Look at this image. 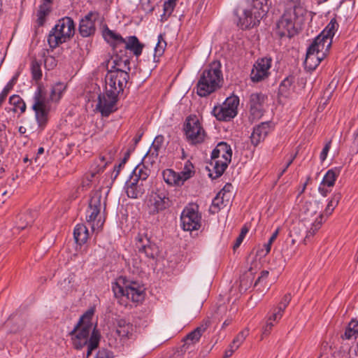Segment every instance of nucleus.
<instances>
[{"label":"nucleus","mask_w":358,"mask_h":358,"mask_svg":"<svg viewBox=\"0 0 358 358\" xmlns=\"http://www.w3.org/2000/svg\"><path fill=\"white\" fill-rule=\"evenodd\" d=\"M306 13V9L300 3L292 2L288 4L283 15L277 22V34L281 38L292 37L296 33V27L303 22Z\"/></svg>","instance_id":"obj_1"},{"label":"nucleus","mask_w":358,"mask_h":358,"mask_svg":"<svg viewBox=\"0 0 358 358\" xmlns=\"http://www.w3.org/2000/svg\"><path fill=\"white\" fill-rule=\"evenodd\" d=\"M222 80L220 64L213 62L201 74L196 87L197 94L201 97L208 96L220 87Z\"/></svg>","instance_id":"obj_2"},{"label":"nucleus","mask_w":358,"mask_h":358,"mask_svg":"<svg viewBox=\"0 0 358 358\" xmlns=\"http://www.w3.org/2000/svg\"><path fill=\"white\" fill-rule=\"evenodd\" d=\"M75 24L70 17L59 19L48 36V43L51 49L69 41L75 34Z\"/></svg>","instance_id":"obj_3"},{"label":"nucleus","mask_w":358,"mask_h":358,"mask_svg":"<svg viewBox=\"0 0 358 358\" xmlns=\"http://www.w3.org/2000/svg\"><path fill=\"white\" fill-rule=\"evenodd\" d=\"M103 36L108 42L113 43L115 51H117L118 48H120V51H122L121 48H123L133 52L137 57L141 55L144 48V45L139 41L136 36L124 38L120 34L109 29L108 27L103 31Z\"/></svg>","instance_id":"obj_4"},{"label":"nucleus","mask_w":358,"mask_h":358,"mask_svg":"<svg viewBox=\"0 0 358 358\" xmlns=\"http://www.w3.org/2000/svg\"><path fill=\"white\" fill-rule=\"evenodd\" d=\"M112 289L115 297L125 296L134 302L141 301L144 298L143 287L136 282L126 281L119 278L112 285Z\"/></svg>","instance_id":"obj_5"},{"label":"nucleus","mask_w":358,"mask_h":358,"mask_svg":"<svg viewBox=\"0 0 358 358\" xmlns=\"http://www.w3.org/2000/svg\"><path fill=\"white\" fill-rule=\"evenodd\" d=\"M101 207V194L94 192L90 200L86 215L87 222L93 231L100 230L103 225L104 220L100 215Z\"/></svg>","instance_id":"obj_6"},{"label":"nucleus","mask_w":358,"mask_h":358,"mask_svg":"<svg viewBox=\"0 0 358 358\" xmlns=\"http://www.w3.org/2000/svg\"><path fill=\"white\" fill-rule=\"evenodd\" d=\"M129 77L128 72L113 71V69L108 70L105 76L106 92H113V94L118 96L126 87Z\"/></svg>","instance_id":"obj_7"},{"label":"nucleus","mask_w":358,"mask_h":358,"mask_svg":"<svg viewBox=\"0 0 358 358\" xmlns=\"http://www.w3.org/2000/svg\"><path fill=\"white\" fill-rule=\"evenodd\" d=\"M238 104V96L234 95L229 96L221 106H215L212 113L219 121H230L236 116Z\"/></svg>","instance_id":"obj_8"},{"label":"nucleus","mask_w":358,"mask_h":358,"mask_svg":"<svg viewBox=\"0 0 358 358\" xmlns=\"http://www.w3.org/2000/svg\"><path fill=\"white\" fill-rule=\"evenodd\" d=\"M184 131L187 141L191 144L201 143L204 141L206 132L196 115L187 117L184 124Z\"/></svg>","instance_id":"obj_9"},{"label":"nucleus","mask_w":358,"mask_h":358,"mask_svg":"<svg viewBox=\"0 0 358 358\" xmlns=\"http://www.w3.org/2000/svg\"><path fill=\"white\" fill-rule=\"evenodd\" d=\"M70 335L74 348L80 350L84 346H87L86 358H90L92 351L98 348L101 338L99 331H93L89 340H86V338L79 335L78 333H73V330L70 332Z\"/></svg>","instance_id":"obj_10"},{"label":"nucleus","mask_w":358,"mask_h":358,"mask_svg":"<svg viewBox=\"0 0 358 358\" xmlns=\"http://www.w3.org/2000/svg\"><path fill=\"white\" fill-rule=\"evenodd\" d=\"M329 50L322 48V44L313 41L307 50L304 61L305 68L308 71L315 70L322 60L326 57Z\"/></svg>","instance_id":"obj_11"},{"label":"nucleus","mask_w":358,"mask_h":358,"mask_svg":"<svg viewBox=\"0 0 358 358\" xmlns=\"http://www.w3.org/2000/svg\"><path fill=\"white\" fill-rule=\"evenodd\" d=\"M117 100V95L113 94V92H106L105 90V92L98 96L96 109L101 113L102 116L108 117L117 110L116 103Z\"/></svg>","instance_id":"obj_12"},{"label":"nucleus","mask_w":358,"mask_h":358,"mask_svg":"<svg viewBox=\"0 0 358 358\" xmlns=\"http://www.w3.org/2000/svg\"><path fill=\"white\" fill-rule=\"evenodd\" d=\"M201 215L194 207L185 208L180 216L182 227L185 231L198 230L201 227Z\"/></svg>","instance_id":"obj_13"},{"label":"nucleus","mask_w":358,"mask_h":358,"mask_svg":"<svg viewBox=\"0 0 358 358\" xmlns=\"http://www.w3.org/2000/svg\"><path fill=\"white\" fill-rule=\"evenodd\" d=\"M271 59L264 57L257 60L251 71L250 78L254 83H259L267 78L270 74Z\"/></svg>","instance_id":"obj_14"},{"label":"nucleus","mask_w":358,"mask_h":358,"mask_svg":"<svg viewBox=\"0 0 358 358\" xmlns=\"http://www.w3.org/2000/svg\"><path fill=\"white\" fill-rule=\"evenodd\" d=\"M92 310H88L83 315L74 327L73 333H78L79 335L86 338V340H89L92 331H97L92 322Z\"/></svg>","instance_id":"obj_15"},{"label":"nucleus","mask_w":358,"mask_h":358,"mask_svg":"<svg viewBox=\"0 0 358 358\" xmlns=\"http://www.w3.org/2000/svg\"><path fill=\"white\" fill-rule=\"evenodd\" d=\"M338 24L335 18H332L329 24L327 25L325 29L318 35L315 38V41L322 44V48L329 50L331 44L332 39L335 33L338 30Z\"/></svg>","instance_id":"obj_16"},{"label":"nucleus","mask_w":358,"mask_h":358,"mask_svg":"<svg viewBox=\"0 0 358 358\" xmlns=\"http://www.w3.org/2000/svg\"><path fill=\"white\" fill-rule=\"evenodd\" d=\"M262 18L259 13L248 8L244 9L242 15L238 17L237 25L242 29H250L257 26Z\"/></svg>","instance_id":"obj_17"},{"label":"nucleus","mask_w":358,"mask_h":358,"mask_svg":"<svg viewBox=\"0 0 358 358\" xmlns=\"http://www.w3.org/2000/svg\"><path fill=\"white\" fill-rule=\"evenodd\" d=\"M267 96L261 93H252L250 96V113L254 119L260 118L264 112V104Z\"/></svg>","instance_id":"obj_18"},{"label":"nucleus","mask_w":358,"mask_h":358,"mask_svg":"<svg viewBox=\"0 0 358 358\" xmlns=\"http://www.w3.org/2000/svg\"><path fill=\"white\" fill-rule=\"evenodd\" d=\"M170 206V200L163 193H155L149 199V212L155 215L167 208Z\"/></svg>","instance_id":"obj_19"},{"label":"nucleus","mask_w":358,"mask_h":358,"mask_svg":"<svg viewBox=\"0 0 358 358\" xmlns=\"http://www.w3.org/2000/svg\"><path fill=\"white\" fill-rule=\"evenodd\" d=\"M126 194L129 198L138 199L145 192V185L136 179L129 178L124 185Z\"/></svg>","instance_id":"obj_20"},{"label":"nucleus","mask_w":358,"mask_h":358,"mask_svg":"<svg viewBox=\"0 0 358 358\" xmlns=\"http://www.w3.org/2000/svg\"><path fill=\"white\" fill-rule=\"evenodd\" d=\"M94 13L90 12L83 19L79 24V33L83 37H89L94 34L96 31L94 21L92 17Z\"/></svg>","instance_id":"obj_21"},{"label":"nucleus","mask_w":358,"mask_h":358,"mask_svg":"<svg viewBox=\"0 0 358 358\" xmlns=\"http://www.w3.org/2000/svg\"><path fill=\"white\" fill-rule=\"evenodd\" d=\"M137 247L139 252H144L145 256L150 259H155L159 253L158 247L155 244L151 243L147 237H140Z\"/></svg>","instance_id":"obj_22"},{"label":"nucleus","mask_w":358,"mask_h":358,"mask_svg":"<svg viewBox=\"0 0 358 358\" xmlns=\"http://www.w3.org/2000/svg\"><path fill=\"white\" fill-rule=\"evenodd\" d=\"M232 157V150L231 146L226 142H220L215 148L213 150L211 158L221 159L223 161L231 162Z\"/></svg>","instance_id":"obj_23"},{"label":"nucleus","mask_w":358,"mask_h":358,"mask_svg":"<svg viewBox=\"0 0 358 358\" xmlns=\"http://www.w3.org/2000/svg\"><path fill=\"white\" fill-rule=\"evenodd\" d=\"M271 127L269 122H264L256 126L251 134V141L255 145H258L263 141L268 132L270 131Z\"/></svg>","instance_id":"obj_24"},{"label":"nucleus","mask_w":358,"mask_h":358,"mask_svg":"<svg viewBox=\"0 0 358 358\" xmlns=\"http://www.w3.org/2000/svg\"><path fill=\"white\" fill-rule=\"evenodd\" d=\"M210 322L209 320H204L200 326H199L194 330L188 334L184 340V345H189L191 344H194L198 342L201 335L206 331V330L210 326Z\"/></svg>","instance_id":"obj_25"},{"label":"nucleus","mask_w":358,"mask_h":358,"mask_svg":"<svg viewBox=\"0 0 358 358\" xmlns=\"http://www.w3.org/2000/svg\"><path fill=\"white\" fill-rule=\"evenodd\" d=\"M230 162L227 161H223L221 159H213L211 158L210 166H212V169H208L209 173L208 176L212 179H216L220 177L226 169L228 166V164Z\"/></svg>","instance_id":"obj_26"},{"label":"nucleus","mask_w":358,"mask_h":358,"mask_svg":"<svg viewBox=\"0 0 358 358\" xmlns=\"http://www.w3.org/2000/svg\"><path fill=\"white\" fill-rule=\"evenodd\" d=\"M134 331L132 324L126 321L124 319L117 320L116 334L120 340H127L130 338Z\"/></svg>","instance_id":"obj_27"},{"label":"nucleus","mask_w":358,"mask_h":358,"mask_svg":"<svg viewBox=\"0 0 358 358\" xmlns=\"http://www.w3.org/2000/svg\"><path fill=\"white\" fill-rule=\"evenodd\" d=\"M36 217V213L34 211H27L19 215L16 222V229L22 230L30 226Z\"/></svg>","instance_id":"obj_28"},{"label":"nucleus","mask_w":358,"mask_h":358,"mask_svg":"<svg viewBox=\"0 0 358 358\" xmlns=\"http://www.w3.org/2000/svg\"><path fill=\"white\" fill-rule=\"evenodd\" d=\"M271 4L270 0H252L249 8L264 17L268 13Z\"/></svg>","instance_id":"obj_29"},{"label":"nucleus","mask_w":358,"mask_h":358,"mask_svg":"<svg viewBox=\"0 0 358 358\" xmlns=\"http://www.w3.org/2000/svg\"><path fill=\"white\" fill-rule=\"evenodd\" d=\"M73 236L76 242L78 244H84L87 241L89 236L87 227L83 224H77L74 229Z\"/></svg>","instance_id":"obj_30"},{"label":"nucleus","mask_w":358,"mask_h":358,"mask_svg":"<svg viewBox=\"0 0 358 358\" xmlns=\"http://www.w3.org/2000/svg\"><path fill=\"white\" fill-rule=\"evenodd\" d=\"M150 170L148 168H147L144 164H139L134 169L132 174L129 178L136 179V180L145 183L150 176Z\"/></svg>","instance_id":"obj_31"},{"label":"nucleus","mask_w":358,"mask_h":358,"mask_svg":"<svg viewBox=\"0 0 358 358\" xmlns=\"http://www.w3.org/2000/svg\"><path fill=\"white\" fill-rule=\"evenodd\" d=\"M34 103L32 109L36 110L38 108H48L49 99H48L43 94L42 90L38 87L34 96Z\"/></svg>","instance_id":"obj_32"},{"label":"nucleus","mask_w":358,"mask_h":358,"mask_svg":"<svg viewBox=\"0 0 358 358\" xmlns=\"http://www.w3.org/2000/svg\"><path fill=\"white\" fill-rule=\"evenodd\" d=\"M164 180L170 185L181 186L182 180L180 179L178 173L172 169H166L162 172Z\"/></svg>","instance_id":"obj_33"},{"label":"nucleus","mask_w":358,"mask_h":358,"mask_svg":"<svg viewBox=\"0 0 358 358\" xmlns=\"http://www.w3.org/2000/svg\"><path fill=\"white\" fill-rule=\"evenodd\" d=\"M113 65L111 69L113 71H123L124 72H129L131 69L129 66V59L127 58L122 59L117 55L113 58Z\"/></svg>","instance_id":"obj_34"},{"label":"nucleus","mask_w":358,"mask_h":358,"mask_svg":"<svg viewBox=\"0 0 358 358\" xmlns=\"http://www.w3.org/2000/svg\"><path fill=\"white\" fill-rule=\"evenodd\" d=\"M100 161L101 162V164L98 165L97 171H93L89 176H87L86 179L83 180L82 185L78 187V189H81L82 190H85V189L88 188L90 187L92 179L95 176V175L100 171H103L106 164H108V162H106L105 157H101L100 158Z\"/></svg>","instance_id":"obj_35"},{"label":"nucleus","mask_w":358,"mask_h":358,"mask_svg":"<svg viewBox=\"0 0 358 358\" xmlns=\"http://www.w3.org/2000/svg\"><path fill=\"white\" fill-rule=\"evenodd\" d=\"M229 200V198L220 195V193H218L213 200L210 210L213 213H217L221 208L227 206Z\"/></svg>","instance_id":"obj_36"},{"label":"nucleus","mask_w":358,"mask_h":358,"mask_svg":"<svg viewBox=\"0 0 358 358\" xmlns=\"http://www.w3.org/2000/svg\"><path fill=\"white\" fill-rule=\"evenodd\" d=\"M339 172L340 171L337 169L329 170L324 175L322 184L327 187L334 186L335 181L339 175Z\"/></svg>","instance_id":"obj_37"},{"label":"nucleus","mask_w":358,"mask_h":358,"mask_svg":"<svg viewBox=\"0 0 358 358\" xmlns=\"http://www.w3.org/2000/svg\"><path fill=\"white\" fill-rule=\"evenodd\" d=\"M36 110H34L35 112V116L38 126L43 127L45 125L48 121V115L50 110L48 108H38Z\"/></svg>","instance_id":"obj_38"},{"label":"nucleus","mask_w":358,"mask_h":358,"mask_svg":"<svg viewBox=\"0 0 358 358\" xmlns=\"http://www.w3.org/2000/svg\"><path fill=\"white\" fill-rule=\"evenodd\" d=\"M178 174L182 180V185H183L186 180L192 178L194 174L193 164L189 161H187L184 165L183 170L178 173Z\"/></svg>","instance_id":"obj_39"},{"label":"nucleus","mask_w":358,"mask_h":358,"mask_svg":"<svg viewBox=\"0 0 358 358\" xmlns=\"http://www.w3.org/2000/svg\"><path fill=\"white\" fill-rule=\"evenodd\" d=\"M178 0H166L164 3L163 14L161 15V21H166L172 14Z\"/></svg>","instance_id":"obj_40"},{"label":"nucleus","mask_w":358,"mask_h":358,"mask_svg":"<svg viewBox=\"0 0 358 358\" xmlns=\"http://www.w3.org/2000/svg\"><path fill=\"white\" fill-rule=\"evenodd\" d=\"M65 90L64 83H58L51 88L50 94V100L52 101H58L62 96L63 91Z\"/></svg>","instance_id":"obj_41"},{"label":"nucleus","mask_w":358,"mask_h":358,"mask_svg":"<svg viewBox=\"0 0 358 358\" xmlns=\"http://www.w3.org/2000/svg\"><path fill=\"white\" fill-rule=\"evenodd\" d=\"M293 83L292 78H286L280 83L278 88V94L282 96H287L289 94Z\"/></svg>","instance_id":"obj_42"},{"label":"nucleus","mask_w":358,"mask_h":358,"mask_svg":"<svg viewBox=\"0 0 358 358\" xmlns=\"http://www.w3.org/2000/svg\"><path fill=\"white\" fill-rule=\"evenodd\" d=\"M356 334H358V321L352 320L344 333V338L345 339H350Z\"/></svg>","instance_id":"obj_43"},{"label":"nucleus","mask_w":358,"mask_h":358,"mask_svg":"<svg viewBox=\"0 0 358 358\" xmlns=\"http://www.w3.org/2000/svg\"><path fill=\"white\" fill-rule=\"evenodd\" d=\"M31 71L32 78L35 80H38L42 77V71L41 69V63L36 59H34L31 63Z\"/></svg>","instance_id":"obj_44"},{"label":"nucleus","mask_w":358,"mask_h":358,"mask_svg":"<svg viewBox=\"0 0 358 358\" xmlns=\"http://www.w3.org/2000/svg\"><path fill=\"white\" fill-rule=\"evenodd\" d=\"M9 102L15 106L16 108H19L21 113H24L26 110V104L23 100L18 95H13L9 98Z\"/></svg>","instance_id":"obj_45"},{"label":"nucleus","mask_w":358,"mask_h":358,"mask_svg":"<svg viewBox=\"0 0 358 358\" xmlns=\"http://www.w3.org/2000/svg\"><path fill=\"white\" fill-rule=\"evenodd\" d=\"M249 332L248 329H244L241 331L236 338L233 340L231 348L235 347V349H238L241 343L244 341L245 338L248 336Z\"/></svg>","instance_id":"obj_46"},{"label":"nucleus","mask_w":358,"mask_h":358,"mask_svg":"<svg viewBox=\"0 0 358 358\" xmlns=\"http://www.w3.org/2000/svg\"><path fill=\"white\" fill-rule=\"evenodd\" d=\"M341 198V195L340 194H335L331 200L329 201L326 209L325 213L327 214H331L335 207L338 205L339 200Z\"/></svg>","instance_id":"obj_47"},{"label":"nucleus","mask_w":358,"mask_h":358,"mask_svg":"<svg viewBox=\"0 0 358 358\" xmlns=\"http://www.w3.org/2000/svg\"><path fill=\"white\" fill-rule=\"evenodd\" d=\"M166 42L164 41L162 35L158 36V42L155 48V57L161 56L165 50Z\"/></svg>","instance_id":"obj_48"},{"label":"nucleus","mask_w":358,"mask_h":358,"mask_svg":"<svg viewBox=\"0 0 358 358\" xmlns=\"http://www.w3.org/2000/svg\"><path fill=\"white\" fill-rule=\"evenodd\" d=\"M159 150L154 148L153 147L151 146L150 149L145 155L144 160L148 159L150 162V163H154L158 157Z\"/></svg>","instance_id":"obj_49"},{"label":"nucleus","mask_w":358,"mask_h":358,"mask_svg":"<svg viewBox=\"0 0 358 358\" xmlns=\"http://www.w3.org/2000/svg\"><path fill=\"white\" fill-rule=\"evenodd\" d=\"M15 78H13L11 81H10L7 85L3 88L1 93L0 94V107L1 106L2 103L4 102L6 98L7 97L9 91L13 87V83L14 82Z\"/></svg>","instance_id":"obj_50"},{"label":"nucleus","mask_w":358,"mask_h":358,"mask_svg":"<svg viewBox=\"0 0 358 358\" xmlns=\"http://www.w3.org/2000/svg\"><path fill=\"white\" fill-rule=\"evenodd\" d=\"M248 229L245 227L242 228L241 231L239 234V236L236 238V240L235 241V243L233 246L234 250H236L242 243L243 239L245 238V236L246 234L248 233Z\"/></svg>","instance_id":"obj_51"},{"label":"nucleus","mask_w":358,"mask_h":358,"mask_svg":"<svg viewBox=\"0 0 358 358\" xmlns=\"http://www.w3.org/2000/svg\"><path fill=\"white\" fill-rule=\"evenodd\" d=\"M44 65L47 69H52L57 66V60L52 56H47L44 59Z\"/></svg>","instance_id":"obj_52"},{"label":"nucleus","mask_w":358,"mask_h":358,"mask_svg":"<svg viewBox=\"0 0 358 358\" xmlns=\"http://www.w3.org/2000/svg\"><path fill=\"white\" fill-rule=\"evenodd\" d=\"M273 326L274 323L272 322V317H268L266 322L265 325L263 327L262 336H268L270 334Z\"/></svg>","instance_id":"obj_53"},{"label":"nucleus","mask_w":358,"mask_h":358,"mask_svg":"<svg viewBox=\"0 0 358 358\" xmlns=\"http://www.w3.org/2000/svg\"><path fill=\"white\" fill-rule=\"evenodd\" d=\"M72 280L71 277H68L65 278L63 281H62L59 284L60 289L63 290L64 292H66L70 290L71 288V285H70Z\"/></svg>","instance_id":"obj_54"},{"label":"nucleus","mask_w":358,"mask_h":358,"mask_svg":"<svg viewBox=\"0 0 358 358\" xmlns=\"http://www.w3.org/2000/svg\"><path fill=\"white\" fill-rule=\"evenodd\" d=\"M283 311L282 310V308L277 307L274 309L273 313L268 317H272V322L274 323V322H278L280 320Z\"/></svg>","instance_id":"obj_55"},{"label":"nucleus","mask_w":358,"mask_h":358,"mask_svg":"<svg viewBox=\"0 0 358 358\" xmlns=\"http://www.w3.org/2000/svg\"><path fill=\"white\" fill-rule=\"evenodd\" d=\"M296 155H297V153H295L290 156V158L288 159V161L287 162V163L285 165V166L283 167V169L279 173L278 178H280L286 172L288 167L292 164L293 161L296 158Z\"/></svg>","instance_id":"obj_56"},{"label":"nucleus","mask_w":358,"mask_h":358,"mask_svg":"<svg viewBox=\"0 0 358 358\" xmlns=\"http://www.w3.org/2000/svg\"><path fill=\"white\" fill-rule=\"evenodd\" d=\"M94 358H112L110 351L105 348L100 349Z\"/></svg>","instance_id":"obj_57"},{"label":"nucleus","mask_w":358,"mask_h":358,"mask_svg":"<svg viewBox=\"0 0 358 358\" xmlns=\"http://www.w3.org/2000/svg\"><path fill=\"white\" fill-rule=\"evenodd\" d=\"M50 11V4L47 3H43L40 6L38 13L42 14V15L47 16Z\"/></svg>","instance_id":"obj_58"},{"label":"nucleus","mask_w":358,"mask_h":358,"mask_svg":"<svg viewBox=\"0 0 358 358\" xmlns=\"http://www.w3.org/2000/svg\"><path fill=\"white\" fill-rule=\"evenodd\" d=\"M163 142H164V136L162 135H159L155 137V138L152 144V147L159 150L163 144Z\"/></svg>","instance_id":"obj_59"},{"label":"nucleus","mask_w":358,"mask_h":358,"mask_svg":"<svg viewBox=\"0 0 358 358\" xmlns=\"http://www.w3.org/2000/svg\"><path fill=\"white\" fill-rule=\"evenodd\" d=\"M291 301V295L290 294H286L284 296L282 301L280 303L278 308H281L282 310L284 312L285 308L289 304V301Z\"/></svg>","instance_id":"obj_60"},{"label":"nucleus","mask_w":358,"mask_h":358,"mask_svg":"<svg viewBox=\"0 0 358 358\" xmlns=\"http://www.w3.org/2000/svg\"><path fill=\"white\" fill-rule=\"evenodd\" d=\"M331 148V142H328L324 147L323 148L321 153H320V159L322 162L324 161L327 157V154Z\"/></svg>","instance_id":"obj_61"},{"label":"nucleus","mask_w":358,"mask_h":358,"mask_svg":"<svg viewBox=\"0 0 358 358\" xmlns=\"http://www.w3.org/2000/svg\"><path fill=\"white\" fill-rule=\"evenodd\" d=\"M232 188V185L229 183L227 184L219 192L220 195L225 196L227 198H230V191Z\"/></svg>","instance_id":"obj_62"},{"label":"nucleus","mask_w":358,"mask_h":358,"mask_svg":"<svg viewBox=\"0 0 358 358\" xmlns=\"http://www.w3.org/2000/svg\"><path fill=\"white\" fill-rule=\"evenodd\" d=\"M323 217L320 215L318 217L316 218L315 221L312 224V226L315 227V231H318V229L321 227L322 223Z\"/></svg>","instance_id":"obj_63"},{"label":"nucleus","mask_w":358,"mask_h":358,"mask_svg":"<svg viewBox=\"0 0 358 358\" xmlns=\"http://www.w3.org/2000/svg\"><path fill=\"white\" fill-rule=\"evenodd\" d=\"M268 271H262L261 272V275L260 276H259V278H257V280H256L255 282V286H256L257 285V283H259L263 279H266L268 275Z\"/></svg>","instance_id":"obj_64"}]
</instances>
